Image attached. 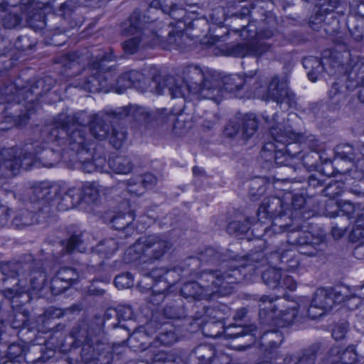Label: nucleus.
Masks as SVG:
<instances>
[{
  "label": "nucleus",
  "mask_w": 364,
  "mask_h": 364,
  "mask_svg": "<svg viewBox=\"0 0 364 364\" xmlns=\"http://www.w3.org/2000/svg\"><path fill=\"white\" fill-rule=\"evenodd\" d=\"M36 223H37L36 215L26 209L18 210L12 220L13 225L17 228H24Z\"/></svg>",
  "instance_id": "393cba45"
},
{
  "label": "nucleus",
  "mask_w": 364,
  "mask_h": 364,
  "mask_svg": "<svg viewBox=\"0 0 364 364\" xmlns=\"http://www.w3.org/2000/svg\"><path fill=\"white\" fill-rule=\"evenodd\" d=\"M200 170H199V168H197V167H194V168H193V174H195V175L198 174V173H200Z\"/></svg>",
  "instance_id": "774afa93"
},
{
  "label": "nucleus",
  "mask_w": 364,
  "mask_h": 364,
  "mask_svg": "<svg viewBox=\"0 0 364 364\" xmlns=\"http://www.w3.org/2000/svg\"><path fill=\"white\" fill-rule=\"evenodd\" d=\"M123 206L128 209L127 211L118 213L112 220L114 228L117 230L124 229L129 225L134 219V213L131 212L127 204H124Z\"/></svg>",
  "instance_id": "c85d7f7f"
},
{
  "label": "nucleus",
  "mask_w": 364,
  "mask_h": 364,
  "mask_svg": "<svg viewBox=\"0 0 364 364\" xmlns=\"http://www.w3.org/2000/svg\"><path fill=\"white\" fill-rule=\"evenodd\" d=\"M127 139L126 133L122 130L112 129L110 135V143L116 149L120 148Z\"/></svg>",
  "instance_id": "ea45409f"
},
{
  "label": "nucleus",
  "mask_w": 364,
  "mask_h": 364,
  "mask_svg": "<svg viewBox=\"0 0 364 364\" xmlns=\"http://www.w3.org/2000/svg\"><path fill=\"white\" fill-rule=\"evenodd\" d=\"M83 169L85 171H87L88 172H91L93 171V167H92V165L90 163H85L83 164V166H82Z\"/></svg>",
  "instance_id": "0e129e2a"
},
{
  "label": "nucleus",
  "mask_w": 364,
  "mask_h": 364,
  "mask_svg": "<svg viewBox=\"0 0 364 364\" xmlns=\"http://www.w3.org/2000/svg\"><path fill=\"white\" fill-rule=\"evenodd\" d=\"M145 84L144 75L136 70H132L124 73L117 80V92L119 94L124 92L127 88L134 87L138 90H143Z\"/></svg>",
  "instance_id": "dca6fc26"
},
{
  "label": "nucleus",
  "mask_w": 364,
  "mask_h": 364,
  "mask_svg": "<svg viewBox=\"0 0 364 364\" xmlns=\"http://www.w3.org/2000/svg\"><path fill=\"white\" fill-rule=\"evenodd\" d=\"M287 250H284V249H281L280 250V254L282 255V262H284L285 261L284 260V258H285V252H287ZM287 262H288V260L286 261Z\"/></svg>",
  "instance_id": "69168bd1"
},
{
  "label": "nucleus",
  "mask_w": 364,
  "mask_h": 364,
  "mask_svg": "<svg viewBox=\"0 0 364 364\" xmlns=\"http://www.w3.org/2000/svg\"><path fill=\"white\" fill-rule=\"evenodd\" d=\"M117 314L119 319L124 321L132 319L134 316L132 308L126 305L118 306L117 309Z\"/></svg>",
  "instance_id": "de8ad7c7"
},
{
  "label": "nucleus",
  "mask_w": 364,
  "mask_h": 364,
  "mask_svg": "<svg viewBox=\"0 0 364 364\" xmlns=\"http://www.w3.org/2000/svg\"><path fill=\"white\" fill-rule=\"evenodd\" d=\"M109 166L117 173L127 174L132 169L130 159L125 156H117L109 159Z\"/></svg>",
  "instance_id": "a878e982"
},
{
  "label": "nucleus",
  "mask_w": 364,
  "mask_h": 364,
  "mask_svg": "<svg viewBox=\"0 0 364 364\" xmlns=\"http://www.w3.org/2000/svg\"><path fill=\"white\" fill-rule=\"evenodd\" d=\"M105 188L95 182H86L81 186L82 200L87 202H95L101 193H103Z\"/></svg>",
  "instance_id": "b1692460"
},
{
  "label": "nucleus",
  "mask_w": 364,
  "mask_h": 364,
  "mask_svg": "<svg viewBox=\"0 0 364 364\" xmlns=\"http://www.w3.org/2000/svg\"><path fill=\"white\" fill-rule=\"evenodd\" d=\"M263 345L270 350L278 348L283 341L282 334L277 331L267 332L262 338Z\"/></svg>",
  "instance_id": "72a5a7b5"
},
{
  "label": "nucleus",
  "mask_w": 364,
  "mask_h": 364,
  "mask_svg": "<svg viewBox=\"0 0 364 364\" xmlns=\"http://www.w3.org/2000/svg\"><path fill=\"white\" fill-rule=\"evenodd\" d=\"M81 235H73L69 239L66 249L67 252H70L75 250H77L79 252H83L85 248L82 246V241L80 238Z\"/></svg>",
  "instance_id": "a19ab883"
},
{
  "label": "nucleus",
  "mask_w": 364,
  "mask_h": 364,
  "mask_svg": "<svg viewBox=\"0 0 364 364\" xmlns=\"http://www.w3.org/2000/svg\"><path fill=\"white\" fill-rule=\"evenodd\" d=\"M247 267L241 266L240 269L231 262L220 269L215 271L204 270L200 272L197 282L185 284L181 288V294L186 298L194 299H210L218 294L225 296L231 293L232 284L240 282Z\"/></svg>",
  "instance_id": "f03ea898"
},
{
  "label": "nucleus",
  "mask_w": 364,
  "mask_h": 364,
  "mask_svg": "<svg viewBox=\"0 0 364 364\" xmlns=\"http://www.w3.org/2000/svg\"><path fill=\"white\" fill-rule=\"evenodd\" d=\"M0 18L2 19L3 25L6 28H14L18 26L21 17L14 12H9L7 4L5 0H0Z\"/></svg>",
  "instance_id": "5701e85b"
},
{
  "label": "nucleus",
  "mask_w": 364,
  "mask_h": 364,
  "mask_svg": "<svg viewBox=\"0 0 364 364\" xmlns=\"http://www.w3.org/2000/svg\"><path fill=\"white\" fill-rule=\"evenodd\" d=\"M249 230L247 224L242 223L239 221H233L229 223L227 230L229 233L242 234L246 232Z\"/></svg>",
  "instance_id": "c03bdc74"
},
{
  "label": "nucleus",
  "mask_w": 364,
  "mask_h": 364,
  "mask_svg": "<svg viewBox=\"0 0 364 364\" xmlns=\"http://www.w3.org/2000/svg\"><path fill=\"white\" fill-rule=\"evenodd\" d=\"M259 120L254 113L240 114L231 120L225 129V134L228 137L238 136L245 141L249 140L257 132Z\"/></svg>",
  "instance_id": "9d476101"
},
{
  "label": "nucleus",
  "mask_w": 364,
  "mask_h": 364,
  "mask_svg": "<svg viewBox=\"0 0 364 364\" xmlns=\"http://www.w3.org/2000/svg\"><path fill=\"white\" fill-rule=\"evenodd\" d=\"M172 246L171 242L166 236H143L127 250L124 259L127 263H137L138 265L152 264L159 260Z\"/></svg>",
  "instance_id": "7ed1b4c3"
},
{
  "label": "nucleus",
  "mask_w": 364,
  "mask_h": 364,
  "mask_svg": "<svg viewBox=\"0 0 364 364\" xmlns=\"http://www.w3.org/2000/svg\"><path fill=\"white\" fill-rule=\"evenodd\" d=\"M10 209L9 207L0 204V228L5 226L9 221Z\"/></svg>",
  "instance_id": "603ef678"
},
{
  "label": "nucleus",
  "mask_w": 364,
  "mask_h": 364,
  "mask_svg": "<svg viewBox=\"0 0 364 364\" xmlns=\"http://www.w3.org/2000/svg\"><path fill=\"white\" fill-rule=\"evenodd\" d=\"M18 269V265L5 264L2 267V274L6 277L3 279L4 282H15L16 287H6L2 294L8 299H13L16 296L22 293H28V295L34 294L40 291L44 287L46 276L43 270L32 272L30 274V284L27 285V281L24 279H18L16 282L15 276Z\"/></svg>",
  "instance_id": "39448f33"
},
{
  "label": "nucleus",
  "mask_w": 364,
  "mask_h": 364,
  "mask_svg": "<svg viewBox=\"0 0 364 364\" xmlns=\"http://www.w3.org/2000/svg\"><path fill=\"white\" fill-rule=\"evenodd\" d=\"M340 0H328V4L331 9H326L328 11H332L334 8H336L339 4Z\"/></svg>",
  "instance_id": "680f3d73"
},
{
  "label": "nucleus",
  "mask_w": 364,
  "mask_h": 364,
  "mask_svg": "<svg viewBox=\"0 0 364 364\" xmlns=\"http://www.w3.org/2000/svg\"><path fill=\"white\" fill-rule=\"evenodd\" d=\"M218 324L217 323H215V322H210V323H208L205 328H204V331H205V336H209V337H218L219 336V334H220V331H218L216 332L215 333H209L208 332V331L211 330L212 328L218 326Z\"/></svg>",
  "instance_id": "4d7b16f0"
},
{
  "label": "nucleus",
  "mask_w": 364,
  "mask_h": 364,
  "mask_svg": "<svg viewBox=\"0 0 364 364\" xmlns=\"http://www.w3.org/2000/svg\"><path fill=\"white\" fill-rule=\"evenodd\" d=\"M118 248L117 243L114 239H107L100 242L96 247V251L107 257L112 255Z\"/></svg>",
  "instance_id": "c9c22d12"
},
{
  "label": "nucleus",
  "mask_w": 364,
  "mask_h": 364,
  "mask_svg": "<svg viewBox=\"0 0 364 364\" xmlns=\"http://www.w3.org/2000/svg\"><path fill=\"white\" fill-rule=\"evenodd\" d=\"M83 89L91 92H99L105 87L102 74L97 70L93 75L85 80L83 85Z\"/></svg>",
  "instance_id": "c756f323"
},
{
  "label": "nucleus",
  "mask_w": 364,
  "mask_h": 364,
  "mask_svg": "<svg viewBox=\"0 0 364 364\" xmlns=\"http://www.w3.org/2000/svg\"><path fill=\"white\" fill-rule=\"evenodd\" d=\"M143 28V23L140 15L137 12H134L123 26L122 33L127 36L132 38L125 41L122 43V47L125 53L133 54L136 53L140 46H145L151 44L155 36L152 34V38L149 39L148 33L149 30Z\"/></svg>",
  "instance_id": "423d86ee"
},
{
  "label": "nucleus",
  "mask_w": 364,
  "mask_h": 364,
  "mask_svg": "<svg viewBox=\"0 0 364 364\" xmlns=\"http://www.w3.org/2000/svg\"><path fill=\"white\" fill-rule=\"evenodd\" d=\"M183 74L187 91L197 99H208L216 102L222 99L218 82L209 73H205L198 66L189 65L184 69Z\"/></svg>",
  "instance_id": "20e7f679"
},
{
  "label": "nucleus",
  "mask_w": 364,
  "mask_h": 364,
  "mask_svg": "<svg viewBox=\"0 0 364 364\" xmlns=\"http://www.w3.org/2000/svg\"><path fill=\"white\" fill-rule=\"evenodd\" d=\"M168 271L164 268H159L151 270V272L147 273L146 274L148 276H150L151 277L154 279H160L161 277H163Z\"/></svg>",
  "instance_id": "5fc2aeb1"
},
{
  "label": "nucleus",
  "mask_w": 364,
  "mask_h": 364,
  "mask_svg": "<svg viewBox=\"0 0 364 364\" xmlns=\"http://www.w3.org/2000/svg\"><path fill=\"white\" fill-rule=\"evenodd\" d=\"M301 360V353L298 355L289 354L284 359V364H299Z\"/></svg>",
  "instance_id": "6e6d98bb"
},
{
  "label": "nucleus",
  "mask_w": 364,
  "mask_h": 364,
  "mask_svg": "<svg viewBox=\"0 0 364 364\" xmlns=\"http://www.w3.org/2000/svg\"><path fill=\"white\" fill-rule=\"evenodd\" d=\"M356 228L364 230V208L358 214V217L355 220Z\"/></svg>",
  "instance_id": "13d9d810"
},
{
  "label": "nucleus",
  "mask_w": 364,
  "mask_h": 364,
  "mask_svg": "<svg viewBox=\"0 0 364 364\" xmlns=\"http://www.w3.org/2000/svg\"><path fill=\"white\" fill-rule=\"evenodd\" d=\"M68 198L71 199V205L73 207L80 203L82 200L81 187H72L68 189L67 193L63 200H67Z\"/></svg>",
  "instance_id": "79ce46f5"
},
{
  "label": "nucleus",
  "mask_w": 364,
  "mask_h": 364,
  "mask_svg": "<svg viewBox=\"0 0 364 364\" xmlns=\"http://www.w3.org/2000/svg\"><path fill=\"white\" fill-rule=\"evenodd\" d=\"M349 78L355 82V86H363L359 97L364 100V64L356 63L351 69Z\"/></svg>",
  "instance_id": "7c9ffc66"
},
{
  "label": "nucleus",
  "mask_w": 364,
  "mask_h": 364,
  "mask_svg": "<svg viewBox=\"0 0 364 364\" xmlns=\"http://www.w3.org/2000/svg\"><path fill=\"white\" fill-rule=\"evenodd\" d=\"M296 202H299L300 203V205H301L304 203V198L301 196L294 198L292 205L294 207V208H296Z\"/></svg>",
  "instance_id": "e2e57ef3"
},
{
  "label": "nucleus",
  "mask_w": 364,
  "mask_h": 364,
  "mask_svg": "<svg viewBox=\"0 0 364 364\" xmlns=\"http://www.w3.org/2000/svg\"><path fill=\"white\" fill-rule=\"evenodd\" d=\"M270 133L273 139L282 144L296 141L299 139V134L294 132L289 127L281 123L270 127Z\"/></svg>",
  "instance_id": "6ab92c4d"
},
{
  "label": "nucleus",
  "mask_w": 364,
  "mask_h": 364,
  "mask_svg": "<svg viewBox=\"0 0 364 364\" xmlns=\"http://www.w3.org/2000/svg\"><path fill=\"white\" fill-rule=\"evenodd\" d=\"M250 79V76H246V77L244 78L238 74L225 76L223 78L224 88L229 92L240 90L243 85L247 82Z\"/></svg>",
  "instance_id": "cd10ccee"
},
{
  "label": "nucleus",
  "mask_w": 364,
  "mask_h": 364,
  "mask_svg": "<svg viewBox=\"0 0 364 364\" xmlns=\"http://www.w3.org/2000/svg\"><path fill=\"white\" fill-rule=\"evenodd\" d=\"M246 314H247V311L245 309L242 308L240 309H238L234 316V319L235 320H241L245 316Z\"/></svg>",
  "instance_id": "052dcab7"
},
{
  "label": "nucleus",
  "mask_w": 364,
  "mask_h": 364,
  "mask_svg": "<svg viewBox=\"0 0 364 364\" xmlns=\"http://www.w3.org/2000/svg\"><path fill=\"white\" fill-rule=\"evenodd\" d=\"M26 316L22 313L18 312L14 316V319L11 321V326L14 328H21L26 325Z\"/></svg>",
  "instance_id": "09e8293b"
},
{
  "label": "nucleus",
  "mask_w": 364,
  "mask_h": 364,
  "mask_svg": "<svg viewBox=\"0 0 364 364\" xmlns=\"http://www.w3.org/2000/svg\"><path fill=\"white\" fill-rule=\"evenodd\" d=\"M339 210L348 218L355 212L354 205L350 202H344L338 205Z\"/></svg>",
  "instance_id": "864d4df0"
},
{
  "label": "nucleus",
  "mask_w": 364,
  "mask_h": 364,
  "mask_svg": "<svg viewBox=\"0 0 364 364\" xmlns=\"http://www.w3.org/2000/svg\"><path fill=\"white\" fill-rule=\"evenodd\" d=\"M282 277H284V278L282 281L280 280L279 287L288 289L291 291L295 290L296 288V282L293 277L289 275L284 276V274Z\"/></svg>",
  "instance_id": "8fccbe9b"
},
{
  "label": "nucleus",
  "mask_w": 364,
  "mask_h": 364,
  "mask_svg": "<svg viewBox=\"0 0 364 364\" xmlns=\"http://www.w3.org/2000/svg\"><path fill=\"white\" fill-rule=\"evenodd\" d=\"M157 178L151 173L132 178L128 181L127 190L131 194L140 196L146 188H151L156 184Z\"/></svg>",
  "instance_id": "f3484780"
},
{
  "label": "nucleus",
  "mask_w": 364,
  "mask_h": 364,
  "mask_svg": "<svg viewBox=\"0 0 364 364\" xmlns=\"http://www.w3.org/2000/svg\"><path fill=\"white\" fill-rule=\"evenodd\" d=\"M326 355L330 364H355L359 360L358 353L353 345H350L344 349L339 346H333Z\"/></svg>",
  "instance_id": "4468645a"
},
{
  "label": "nucleus",
  "mask_w": 364,
  "mask_h": 364,
  "mask_svg": "<svg viewBox=\"0 0 364 364\" xmlns=\"http://www.w3.org/2000/svg\"><path fill=\"white\" fill-rule=\"evenodd\" d=\"M114 282L118 289H127L134 285V278L130 273H123L116 277Z\"/></svg>",
  "instance_id": "4c0bfd02"
},
{
  "label": "nucleus",
  "mask_w": 364,
  "mask_h": 364,
  "mask_svg": "<svg viewBox=\"0 0 364 364\" xmlns=\"http://www.w3.org/2000/svg\"><path fill=\"white\" fill-rule=\"evenodd\" d=\"M283 213V203L280 198L272 197L263 200L257 210L258 220L264 223V220L270 219L278 216L272 225V229L274 232H277V227H279L281 231L286 230V225L281 222V217Z\"/></svg>",
  "instance_id": "f8f14e48"
},
{
  "label": "nucleus",
  "mask_w": 364,
  "mask_h": 364,
  "mask_svg": "<svg viewBox=\"0 0 364 364\" xmlns=\"http://www.w3.org/2000/svg\"><path fill=\"white\" fill-rule=\"evenodd\" d=\"M164 299V295L161 292H159L156 294L152 295L149 299V302L153 303L154 304H160Z\"/></svg>",
  "instance_id": "bf43d9fd"
},
{
  "label": "nucleus",
  "mask_w": 364,
  "mask_h": 364,
  "mask_svg": "<svg viewBox=\"0 0 364 364\" xmlns=\"http://www.w3.org/2000/svg\"><path fill=\"white\" fill-rule=\"evenodd\" d=\"M24 350L21 345L12 344L7 350V357L11 362H21L24 360Z\"/></svg>",
  "instance_id": "e433bc0d"
},
{
  "label": "nucleus",
  "mask_w": 364,
  "mask_h": 364,
  "mask_svg": "<svg viewBox=\"0 0 364 364\" xmlns=\"http://www.w3.org/2000/svg\"><path fill=\"white\" fill-rule=\"evenodd\" d=\"M99 328H90L86 323H82L74 328L71 332L76 343L82 346V357L85 361L97 359L100 351L105 348L104 344L99 341Z\"/></svg>",
  "instance_id": "0eeeda50"
},
{
  "label": "nucleus",
  "mask_w": 364,
  "mask_h": 364,
  "mask_svg": "<svg viewBox=\"0 0 364 364\" xmlns=\"http://www.w3.org/2000/svg\"><path fill=\"white\" fill-rule=\"evenodd\" d=\"M125 115L132 114L136 121L142 123H148L151 119H164L166 109H157L154 112L150 113L144 107L124 108Z\"/></svg>",
  "instance_id": "a211bd4d"
},
{
  "label": "nucleus",
  "mask_w": 364,
  "mask_h": 364,
  "mask_svg": "<svg viewBox=\"0 0 364 364\" xmlns=\"http://www.w3.org/2000/svg\"><path fill=\"white\" fill-rule=\"evenodd\" d=\"M78 274L73 268L63 267L57 273L55 278L52 281V288H53L59 282H64L69 285H72L77 281Z\"/></svg>",
  "instance_id": "bb28decb"
},
{
  "label": "nucleus",
  "mask_w": 364,
  "mask_h": 364,
  "mask_svg": "<svg viewBox=\"0 0 364 364\" xmlns=\"http://www.w3.org/2000/svg\"><path fill=\"white\" fill-rule=\"evenodd\" d=\"M282 276L283 273L279 269L269 268L263 273L262 279L266 285L274 289L279 287Z\"/></svg>",
  "instance_id": "473e14b6"
},
{
  "label": "nucleus",
  "mask_w": 364,
  "mask_h": 364,
  "mask_svg": "<svg viewBox=\"0 0 364 364\" xmlns=\"http://www.w3.org/2000/svg\"><path fill=\"white\" fill-rule=\"evenodd\" d=\"M349 328V325L347 322H341L336 323L331 332L333 339L336 341H341L345 338Z\"/></svg>",
  "instance_id": "58836bf2"
},
{
  "label": "nucleus",
  "mask_w": 364,
  "mask_h": 364,
  "mask_svg": "<svg viewBox=\"0 0 364 364\" xmlns=\"http://www.w3.org/2000/svg\"><path fill=\"white\" fill-rule=\"evenodd\" d=\"M272 36L271 31H264L259 33L256 32L255 26L252 23H249L247 26L241 30V36L245 39H253L251 43L247 44V53L255 56H259L269 49V46L260 42L259 40L262 38H269Z\"/></svg>",
  "instance_id": "ddd939ff"
},
{
  "label": "nucleus",
  "mask_w": 364,
  "mask_h": 364,
  "mask_svg": "<svg viewBox=\"0 0 364 364\" xmlns=\"http://www.w3.org/2000/svg\"><path fill=\"white\" fill-rule=\"evenodd\" d=\"M170 94L173 97H186L187 94L183 86L175 84L169 87Z\"/></svg>",
  "instance_id": "3c124183"
},
{
  "label": "nucleus",
  "mask_w": 364,
  "mask_h": 364,
  "mask_svg": "<svg viewBox=\"0 0 364 364\" xmlns=\"http://www.w3.org/2000/svg\"><path fill=\"white\" fill-rule=\"evenodd\" d=\"M14 148L0 149V177L16 174L15 171L21 167L28 169L35 160L31 153L22 154L21 151L18 156Z\"/></svg>",
  "instance_id": "1a4fd4ad"
},
{
  "label": "nucleus",
  "mask_w": 364,
  "mask_h": 364,
  "mask_svg": "<svg viewBox=\"0 0 364 364\" xmlns=\"http://www.w3.org/2000/svg\"><path fill=\"white\" fill-rule=\"evenodd\" d=\"M177 341L176 335L173 331H167L161 333L158 336V341H155L153 344L156 346L157 343H161L165 346H169L174 343Z\"/></svg>",
  "instance_id": "37998d69"
},
{
  "label": "nucleus",
  "mask_w": 364,
  "mask_h": 364,
  "mask_svg": "<svg viewBox=\"0 0 364 364\" xmlns=\"http://www.w3.org/2000/svg\"><path fill=\"white\" fill-rule=\"evenodd\" d=\"M85 112H79L75 117H68L64 114L60 116V120L62 121L60 127L63 129H71L68 136V141L70 148L73 150L79 151L85 149L90 144V139L85 134V124L87 123Z\"/></svg>",
  "instance_id": "6e6552de"
},
{
  "label": "nucleus",
  "mask_w": 364,
  "mask_h": 364,
  "mask_svg": "<svg viewBox=\"0 0 364 364\" xmlns=\"http://www.w3.org/2000/svg\"><path fill=\"white\" fill-rule=\"evenodd\" d=\"M342 299L339 294L324 288L316 290L311 302L306 296L290 300L287 296L270 298L264 296L259 300V316L264 321L275 319L276 324L285 326L294 321L316 319L325 311H330L335 304L341 302Z\"/></svg>",
  "instance_id": "f257e3e1"
},
{
  "label": "nucleus",
  "mask_w": 364,
  "mask_h": 364,
  "mask_svg": "<svg viewBox=\"0 0 364 364\" xmlns=\"http://www.w3.org/2000/svg\"><path fill=\"white\" fill-rule=\"evenodd\" d=\"M59 191L57 185H49L48 183L42 182L35 186L32 189L33 201L45 200L49 201L54 198Z\"/></svg>",
  "instance_id": "412c9836"
},
{
  "label": "nucleus",
  "mask_w": 364,
  "mask_h": 364,
  "mask_svg": "<svg viewBox=\"0 0 364 364\" xmlns=\"http://www.w3.org/2000/svg\"><path fill=\"white\" fill-rule=\"evenodd\" d=\"M289 262L292 263V264H291V265H290V267H291V268H295V267H297V265H298V262H297L296 260H294V259H290V260H289Z\"/></svg>",
  "instance_id": "338daca9"
},
{
  "label": "nucleus",
  "mask_w": 364,
  "mask_h": 364,
  "mask_svg": "<svg viewBox=\"0 0 364 364\" xmlns=\"http://www.w3.org/2000/svg\"><path fill=\"white\" fill-rule=\"evenodd\" d=\"M235 331L233 332H228L230 329V326H228L225 328V336L228 338H237L245 335L250 334L252 337L251 341H254L253 336L256 331V326L254 325H250L247 326H233Z\"/></svg>",
  "instance_id": "f704fd0d"
},
{
  "label": "nucleus",
  "mask_w": 364,
  "mask_h": 364,
  "mask_svg": "<svg viewBox=\"0 0 364 364\" xmlns=\"http://www.w3.org/2000/svg\"><path fill=\"white\" fill-rule=\"evenodd\" d=\"M155 344H151L146 349V354L150 356V360L147 364H176L181 361L179 358H175L173 355L168 354L164 350L156 348Z\"/></svg>",
  "instance_id": "aec40b11"
},
{
  "label": "nucleus",
  "mask_w": 364,
  "mask_h": 364,
  "mask_svg": "<svg viewBox=\"0 0 364 364\" xmlns=\"http://www.w3.org/2000/svg\"><path fill=\"white\" fill-rule=\"evenodd\" d=\"M316 351L313 348L304 350L301 353V360L299 364H314Z\"/></svg>",
  "instance_id": "a18cd8bd"
},
{
  "label": "nucleus",
  "mask_w": 364,
  "mask_h": 364,
  "mask_svg": "<svg viewBox=\"0 0 364 364\" xmlns=\"http://www.w3.org/2000/svg\"><path fill=\"white\" fill-rule=\"evenodd\" d=\"M288 96L287 81L284 78L279 79L278 76L272 77L267 93L262 96L264 100L284 102Z\"/></svg>",
  "instance_id": "2eb2a0df"
},
{
  "label": "nucleus",
  "mask_w": 364,
  "mask_h": 364,
  "mask_svg": "<svg viewBox=\"0 0 364 364\" xmlns=\"http://www.w3.org/2000/svg\"><path fill=\"white\" fill-rule=\"evenodd\" d=\"M90 124V133L95 139L103 140L106 139L110 130V126L108 123L98 115H94L91 121H87Z\"/></svg>",
  "instance_id": "4be33fe9"
},
{
  "label": "nucleus",
  "mask_w": 364,
  "mask_h": 364,
  "mask_svg": "<svg viewBox=\"0 0 364 364\" xmlns=\"http://www.w3.org/2000/svg\"><path fill=\"white\" fill-rule=\"evenodd\" d=\"M323 239L321 236H314L311 232L302 231H290L287 233V242L291 245V249L296 246L299 247L301 253L314 255L315 250Z\"/></svg>",
  "instance_id": "9b49d317"
},
{
  "label": "nucleus",
  "mask_w": 364,
  "mask_h": 364,
  "mask_svg": "<svg viewBox=\"0 0 364 364\" xmlns=\"http://www.w3.org/2000/svg\"><path fill=\"white\" fill-rule=\"evenodd\" d=\"M353 177L358 180H360L364 176V156L358 158L356 164L354 168L350 170Z\"/></svg>",
  "instance_id": "49530a36"
},
{
  "label": "nucleus",
  "mask_w": 364,
  "mask_h": 364,
  "mask_svg": "<svg viewBox=\"0 0 364 364\" xmlns=\"http://www.w3.org/2000/svg\"><path fill=\"white\" fill-rule=\"evenodd\" d=\"M303 65L306 68H313L312 70L308 72V77L311 82H316L318 79L317 74L323 70L321 62L317 58L309 57L303 60Z\"/></svg>",
  "instance_id": "2f4dec72"
}]
</instances>
